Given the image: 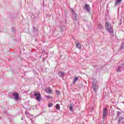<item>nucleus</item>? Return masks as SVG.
<instances>
[{"mask_svg": "<svg viewBox=\"0 0 124 124\" xmlns=\"http://www.w3.org/2000/svg\"><path fill=\"white\" fill-rule=\"evenodd\" d=\"M105 27H106V29L107 31L108 32H110L111 33H113V27L110 24V22H106L105 23Z\"/></svg>", "mask_w": 124, "mask_h": 124, "instance_id": "nucleus-1", "label": "nucleus"}, {"mask_svg": "<svg viewBox=\"0 0 124 124\" xmlns=\"http://www.w3.org/2000/svg\"><path fill=\"white\" fill-rule=\"evenodd\" d=\"M34 95L36 96L37 100L38 101H40V100H41V94H40L39 92L34 93Z\"/></svg>", "mask_w": 124, "mask_h": 124, "instance_id": "nucleus-2", "label": "nucleus"}, {"mask_svg": "<svg viewBox=\"0 0 124 124\" xmlns=\"http://www.w3.org/2000/svg\"><path fill=\"white\" fill-rule=\"evenodd\" d=\"M108 114V109L107 108H105L104 109L103 111V119L105 120V117L107 116Z\"/></svg>", "mask_w": 124, "mask_h": 124, "instance_id": "nucleus-3", "label": "nucleus"}, {"mask_svg": "<svg viewBox=\"0 0 124 124\" xmlns=\"http://www.w3.org/2000/svg\"><path fill=\"white\" fill-rule=\"evenodd\" d=\"M122 70H124V64H122L121 66H119L117 69V72H121Z\"/></svg>", "mask_w": 124, "mask_h": 124, "instance_id": "nucleus-4", "label": "nucleus"}, {"mask_svg": "<svg viewBox=\"0 0 124 124\" xmlns=\"http://www.w3.org/2000/svg\"><path fill=\"white\" fill-rule=\"evenodd\" d=\"M12 94L15 99H16V100L18 101V100H19V94H18V93H13Z\"/></svg>", "mask_w": 124, "mask_h": 124, "instance_id": "nucleus-5", "label": "nucleus"}, {"mask_svg": "<svg viewBox=\"0 0 124 124\" xmlns=\"http://www.w3.org/2000/svg\"><path fill=\"white\" fill-rule=\"evenodd\" d=\"M46 93H53V92H52V89L50 88V87H48L46 89Z\"/></svg>", "mask_w": 124, "mask_h": 124, "instance_id": "nucleus-6", "label": "nucleus"}, {"mask_svg": "<svg viewBox=\"0 0 124 124\" xmlns=\"http://www.w3.org/2000/svg\"><path fill=\"white\" fill-rule=\"evenodd\" d=\"M111 116L112 118L116 119V118H117V111H112L111 112Z\"/></svg>", "mask_w": 124, "mask_h": 124, "instance_id": "nucleus-7", "label": "nucleus"}, {"mask_svg": "<svg viewBox=\"0 0 124 124\" xmlns=\"http://www.w3.org/2000/svg\"><path fill=\"white\" fill-rule=\"evenodd\" d=\"M84 9H86V10L89 12L91 10V8L90 7V6L87 4H85L84 7Z\"/></svg>", "mask_w": 124, "mask_h": 124, "instance_id": "nucleus-8", "label": "nucleus"}, {"mask_svg": "<svg viewBox=\"0 0 124 124\" xmlns=\"http://www.w3.org/2000/svg\"><path fill=\"white\" fill-rule=\"evenodd\" d=\"M92 86L93 87V90L94 92H96V90L98 89V87H97V86H96V85H95L94 83H93Z\"/></svg>", "mask_w": 124, "mask_h": 124, "instance_id": "nucleus-9", "label": "nucleus"}, {"mask_svg": "<svg viewBox=\"0 0 124 124\" xmlns=\"http://www.w3.org/2000/svg\"><path fill=\"white\" fill-rule=\"evenodd\" d=\"M76 47L78 48V49H79V50H81V48H82V46H81V44L80 43H77L76 44Z\"/></svg>", "mask_w": 124, "mask_h": 124, "instance_id": "nucleus-10", "label": "nucleus"}, {"mask_svg": "<svg viewBox=\"0 0 124 124\" xmlns=\"http://www.w3.org/2000/svg\"><path fill=\"white\" fill-rule=\"evenodd\" d=\"M122 2V0H116L115 2V5H118V4H121V3Z\"/></svg>", "mask_w": 124, "mask_h": 124, "instance_id": "nucleus-11", "label": "nucleus"}, {"mask_svg": "<svg viewBox=\"0 0 124 124\" xmlns=\"http://www.w3.org/2000/svg\"><path fill=\"white\" fill-rule=\"evenodd\" d=\"M59 74H60V77H61V78H62V77H63L64 75V73L63 72H59Z\"/></svg>", "mask_w": 124, "mask_h": 124, "instance_id": "nucleus-12", "label": "nucleus"}, {"mask_svg": "<svg viewBox=\"0 0 124 124\" xmlns=\"http://www.w3.org/2000/svg\"><path fill=\"white\" fill-rule=\"evenodd\" d=\"M70 111H72V112H73V106L72 105V104H70Z\"/></svg>", "mask_w": 124, "mask_h": 124, "instance_id": "nucleus-13", "label": "nucleus"}, {"mask_svg": "<svg viewBox=\"0 0 124 124\" xmlns=\"http://www.w3.org/2000/svg\"><path fill=\"white\" fill-rule=\"evenodd\" d=\"M122 121H124V118L123 117H120L118 120V123L120 124V122H122Z\"/></svg>", "mask_w": 124, "mask_h": 124, "instance_id": "nucleus-14", "label": "nucleus"}, {"mask_svg": "<svg viewBox=\"0 0 124 124\" xmlns=\"http://www.w3.org/2000/svg\"><path fill=\"white\" fill-rule=\"evenodd\" d=\"M56 109L60 110L61 109V107H60V105L59 104H57L55 106Z\"/></svg>", "mask_w": 124, "mask_h": 124, "instance_id": "nucleus-15", "label": "nucleus"}, {"mask_svg": "<svg viewBox=\"0 0 124 124\" xmlns=\"http://www.w3.org/2000/svg\"><path fill=\"white\" fill-rule=\"evenodd\" d=\"M78 80V77L75 78V79H74V81H73V84H75V83H76V82Z\"/></svg>", "mask_w": 124, "mask_h": 124, "instance_id": "nucleus-16", "label": "nucleus"}, {"mask_svg": "<svg viewBox=\"0 0 124 124\" xmlns=\"http://www.w3.org/2000/svg\"><path fill=\"white\" fill-rule=\"evenodd\" d=\"M74 19L75 21H77L78 20V17H77V15L75 14V17H74Z\"/></svg>", "mask_w": 124, "mask_h": 124, "instance_id": "nucleus-17", "label": "nucleus"}, {"mask_svg": "<svg viewBox=\"0 0 124 124\" xmlns=\"http://www.w3.org/2000/svg\"><path fill=\"white\" fill-rule=\"evenodd\" d=\"M121 115V112L119 111L116 112V116L119 117Z\"/></svg>", "mask_w": 124, "mask_h": 124, "instance_id": "nucleus-18", "label": "nucleus"}, {"mask_svg": "<svg viewBox=\"0 0 124 124\" xmlns=\"http://www.w3.org/2000/svg\"><path fill=\"white\" fill-rule=\"evenodd\" d=\"M52 106H53V104L52 103L48 104V107L50 108V107H52Z\"/></svg>", "mask_w": 124, "mask_h": 124, "instance_id": "nucleus-19", "label": "nucleus"}, {"mask_svg": "<svg viewBox=\"0 0 124 124\" xmlns=\"http://www.w3.org/2000/svg\"><path fill=\"white\" fill-rule=\"evenodd\" d=\"M46 98H52V99H53V97L52 96H50L49 95H46Z\"/></svg>", "mask_w": 124, "mask_h": 124, "instance_id": "nucleus-20", "label": "nucleus"}, {"mask_svg": "<svg viewBox=\"0 0 124 124\" xmlns=\"http://www.w3.org/2000/svg\"><path fill=\"white\" fill-rule=\"evenodd\" d=\"M56 94H57V95L60 94V91H59V90H56Z\"/></svg>", "mask_w": 124, "mask_h": 124, "instance_id": "nucleus-21", "label": "nucleus"}, {"mask_svg": "<svg viewBox=\"0 0 124 124\" xmlns=\"http://www.w3.org/2000/svg\"><path fill=\"white\" fill-rule=\"evenodd\" d=\"M124 42L122 44L121 49H124Z\"/></svg>", "mask_w": 124, "mask_h": 124, "instance_id": "nucleus-22", "label": "nucleus"}, {"mask_svg": "<svg viewBox=\"0 0 124 124\" xmlns=\"http://www.w3.org/2000/svg\"><path fill=\"white\" fill-rule=\"evenodd\" d=\"M98 26H99V27H101V28L102 27V26L101 25V24L98 25Z\"/></svg>", "mask_w": 124, "mask_h": 124, "instance_id": "nucleus-23", "label": "nucleus"}]
</instances>
